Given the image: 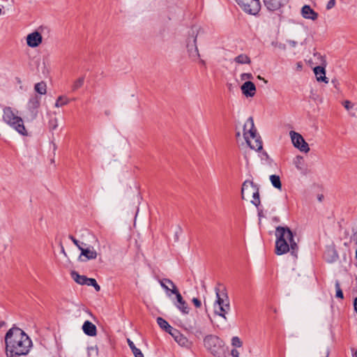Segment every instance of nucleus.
<instances>
[{"label":"nucleus","instance_id":"nucleus-1","mask_svg":"<svg viewBox=\"0 0 357 357\" xmlns=\"http://www.w3.org/2000/svg\"><path fill=\"white\" fill-rule=\"evenodd\" d=\"M6 354L7 357H20L29 354L32 341L28 335L18 327L10 328L5 335Z\"/></svg>","mask_w":357,"mask_h":357},{"label":"nucleus","instance_id":"nucleus-2","mask_svg":"<svg viewBox=\"0 0 357 357\" xmlns=\"http://www.w3.org/2000/svg\"><path fill=\"white\" fill-rule=\"evenodd\" d=\"M276 242L275 253L278 255L288 252L294 257H297L298 246L294 238V234L287 227L277 226L275 230Z\"/></svg>","mask_w":357,"mask_h":357},{"label":"nucleus","instance_id":"nucleus-3","mask_svg":"<svg viewBox=\"0 0 357 357\" xmlns=\"http://www.w3.org/2000/svg\"><path fill=\"white\" fill-rule=\"evenodd\" d=\"M3 120L20 135L23 136L28 135L22 119L16 116L11 107H6L3 109Z\"/></svg>","mask_w":357,"mask_h":357},{"label":"nucleus","instance_id":"nucleus-4","mask_svg":"<svg viewBox=\"0 0 357 357\" xmlns=\"http://www.w3.org/2000/svg\"><path fill=\"white\" fill-rule=\"evenodd\" d=\"M204 345L215 357H221L224 353L225 343L218 336L215 335H207L204 338Z\"/></svg>","mask_w":357,"mask_h":357},{"label":"nucleus","instance_id":"nucleus-5","mask_svg":"<svg viewBox=\"0 0 357 357\" xmlns=\"http://www.w3.org/2000/svg\"><path fill=\"white\" fill-rule=\"evenodd\" d=\"M216 301L215 304V313L226 319L225 314L230 310L229 300L225 289L222 291L218 287L215 289Z\"/></svg>","mask_w":357,"mask_h":357},{"label":"nucleus","instance_id":"nucleus-6","mask_svg":"<svg viewBox=\"0 0 357 357\" xmlns=\"http://www.w3.org/2000/svg\"><path fill=\"white\" fill-rule=\"evenodd\" d=\"M241 197L245 200L252 198L251 202L257 208L260 204L258 188L252 181L246 180L243 182L241 188Z\"/></svg>","mask_w":357,"mask_h":357},{"label":"nucleus","instance_id":"nucleus-7","mask_svg":"<svg viewBox=\"0 0 357 357\" xmlns=\"http://www.w3.org/2000/svg\"><path fill=\"white\" fill-rule=\"evenodd\" d=\"M200 29L192 26L186 40V47L189 57L195 61L199 58L200 55L197 45V38Z\"/></svg>","mask_w":357,"mask_h":357},{"label":"nucleus","instance_id":"nucleus-8","mask_svg":"<svg viewBox=\"0 0 357 357\" xmlns=\"http://www.w3.org/2000/svg\"><path fill=\"white\" fill-rule=\"evenodd\" d=\"M238 5L245 12L256 15L260 10L259 0H235Z\"/></svg>","mask_w":357,"mask_h":357},{"label":"nucleus","instance_id":"nucleus-9","mask_svg":"<svg viewBox=\"0 0 357 357\" xmlns=\"http://www.w3.org/2000/svg\"><path fill=\"white\" fill-rule=\"evenodd\" d=\"M289 135L291 139V142L294 147H296L300 151L303 153H308L310 151V147L308 144L305 142V140L300 133L291 130L289 132Z\"/></svg>","mask_w":357,"mask_h":357},{"label":"nucleus","instance_id":"nucleus-10","mask_svg":"<svg viewBox=\"0 0 357 357\" xmlns=\"http://www.w3.org/2000/svg\"><path fill=\"white\" fill-rule=\"evenodd\" d=\"M40 105V97L35 95L31 97L28 102V109H29V115L26 116L28 121L34 120L38 113V108Z\"/></svg>","mask_w":357,"mask_h":357},{"label":"nucleus","instance_id":"nucleus-11","mask_svg":"<svg viewBox=\"0 0 357 357\" xmlns=\"http://www.w3.org/2000/svg\"><path fill=\"white\" fill-rule=\"evenodd\" d=\"M314 56H317L318 58H320L321 59V66H316L314 68L313 70L315 74L317 80L318 82H324L325 83H328V78L326 77V61L321 56V55L319 53H314Z\"/></svg>","mask_w":357,"mask_h":357},{"label":"nucleus","instance_id":"nucleus-12","mask_svg":"<svg viewBox=\"0 0 357 357\" xmlns=\"http://www.w3.org/2000/svg\"><path fill=\"white\" fill-rule=\"evenodd\" d=\"M81 254L78 257V260L82 262H86L88 260L95 259L98 256L97 252L93 247L79 248Z\"/></svg>","mask_w":357,"mask_h":357},{"label":"nucleus","instance_id":"nucleus-13","mask_svg":"<svg viewBox=\"0 0 357 357\" xmlns=\"http://www.w3.org/2000/svg\"><path fill=\"white\" fill-rule=\"evenodd\" d=\"M257 131L252 117H249L243 126V137L245 141L250 137H255V132Z\"/></svg>","mask_w":357,"mask_h":357},{"label":"nucleus","instance_id":"nucleus-14","mask_svg":"<svg viewBox=\"0 0 357 357\" xmlns=\"http://www.w3.org/2000/svg\"><path fill=\"white\" fill-rule=\"evenodd\" d=\"M172 293L176 295L177 303H175L176 307L185 314L189 313V307L188 303L183 300L181 294H180L178 289H172Z\"/></svg>","mask_w":357,"mask_h":357},{"label":"nucleus","instance_id":"nucleus-15","mask_svg":"<svg viewBox=\"0 0 357 357\" xmlns=\"http://www.w3.org/2000/svg\"><path fill=\"white\" fill-rule=\"evenodd\" d=\"M43 41V37L41 34L36 31L27 35L26 36V44L30 47H36Z\"/></svg>","mask_w":357,"mask_h":357},{"label":"nucleus","instance_id":"nucleus-16","mask_svg":"<svg viewBox=\"0 0 357 357\" xmlns=\"http://www.w3.org/2000/svg\"><path fill=\"white\" fill-rule=\"evenodd\" d=\"M301 16L306 20L315 21L318 19L319 14L314 11L309 5H304L301 10Z\"/></svg>","mask_w":357,"mask_h":357},{"label":"nucleus","instance_id":"nucleus-17","mask_svg":"<svg viewBox=\"0 0 357 357\" xmlns=\"http://www.w3.org/2000/svg\"><path fill=\"white\" fill-rule=\"evenodd\" d=\"M250 149L259 151L262 149V141L260 136L258 135L257 131L255 132V137H250L249 139L245 141Z\"/></svg>","mask_w":357,"mask_h":357},{"label":"nucleus","instance_id":"nucleus-18","mask_svg":"<svg viewBox=\"0 0 357 357\" xmlns=\"http://www.w3.org/2000/svg\"><path fill=\"white\" fill-rule=\"evenodd\" d=\"M242 93L246 97H252L255 94L256 87L251 81H246L241 87Z\"/></svg>","mask_w":357,"mask_h":357},{"label":"nucleus","instance_id":"nucleus-19","mask_svg":"<svg viewBox=\"0 0 357 357\" xmlns=\"http://www.w3.org/2000/svg\"><path fill=\"white\" fill-rule=\"evenodd\" d=\"M324 258L328 263L335 262L338 258V254L333 245L327 247L324 252Z\"/></svg>","mask_w":357,"mask_h":357},{"label":"nucleus","instance_id":"nucleus-20","mask_svg":"<svg viewBox=\"0 0 357 357\" xmlns=\"http://www.w3.org/2000/svg\"><path fill=\"white\" fill-rule=\"evenodd\" d=\"M84 333L88 336H96L97 334L96 326L90 321H85L82 325Z\"/></svg>","mask_w":357,"mask_h":357},{"label":"nucleus","instance_id":"nucleus-21","mask_svg":"<svg viewBox=\"0 0 357 357\" xmlns=\"http://www.w3.org/2000/svg\"><path fill=\"white\" fill-rule=\"evenodd\" d=\"M71 277L79 284L85 285V283H86L87 277L85 275H79L75 271L71 272Z\"/></svg>","mask_w":357,"mask_h":357},{"label":"nucleus","instance_id":"nucleus-22","mask_svg":"<svg viewBox=\"0 0 357 357\" xmlns=\"http://www.w3.org/2000/svg\"><path fill=\"white\" fill-rule=\"evenodd\" d=\"M287 0H269V10H277L280 9Z\"/></svg>","mask_w":357,"mask_h":357},{"label":"nucleus","instance_id":"nucleus-23","mask_svg":"<svg viewBox=\"0 0 357 357\" xmlns=\"http://www.w3.org/2000/svg\"><path fill=\"white\" fill-rule=\"evenodd\" d=\"M234 61L239 64H250L251 63L250 58L244 54H239L234 58Z\"/></svg>","mask_w":357,"mask_h":357},{"label":"nucleus","instance_id":"nucleus-24","mask_svg":"<svg viewBox=\"0 0 357 357\" xmlns=\"http://www.w3.org/2000/svg\"><path fill=\"white\" fill-rule=\"evenodd\" d=\"M127 342L135 357H144V354H142V351L135 347L132 341H131L130 339H128Z\"/></svg>","mask_w":357,"mask_h":357},{"label":"nucleus","instance_id":"nucleus-25","mask_svg":"<svg viewBox=\"0 0 357 357\" xmlns=\"http://www.w3.org/2000/svg\"><path fill=\"white\" fill-rule=\"evenodd\" d=\"M269 180L271 181V184L273 185V187L278 190H281L282 183L279 176L275 174L271 175L269 176Z\"/></svg>","mask_w":357,"mask_h":357},{"label":"nucleus","instance_id":"nucleus-26","mask_svg":"<svg viewBox=\"0 0 357 357\" xmlns=\"http://www.w3.org/2000/svg\"><path fill=\"white\" fill-rule=\"evenodd\" d=\"M47 86L45 82H40L35 84L34 89L40 95H44L47 92Z\"/></svg>","mask_w":357,"mask_h":357},{"label":"nucleus","instance_id":"nucleus-27","mask_svg":"<svg viewBox=\"0 0 357 357\" xmlns=\"http://www.w3.org/2000/svg\"><path fill=\"white\" fill-rule=\"evenodd\" d=\"M157 324L162 329L165 330L166 332H167L172 327L169 323L162 317L157 318Z\"/></svg>","mask_w":357,"mask_h":357},{"label":"nucleus","instance_id":"nucleus-28","mask_svg":"<svg viewBox=\"0 0 357 357\" xmlns=\"http://www.w3.org/2000/svg\"><path fill=\"white\" fill-rule=\"evenodd\" d=\"M84 77H79L77 79H76L74 82L73 86H72V90L73 91L77 90L78 89H79L80 87L82 86V85L84 84Z\"/></svg>","mask_w":357,"mask_h":357},{"label":"nucleus","instance_id":"nucleus-29","mask_svg":"<svg viewBox=\"0 0 357 357\" xmlns=\"http://www.w3.org/2000/svg\"><path fill=\"white\" fill-rule=\"evenodd\" d=\"M68 102H69V100L67 98L63 97V96H59L55 102V107H60L67 105Z\"/></svg>","mask_w":357,"mask_h":357},{"label":"nucleus","instance_id":"nucleus-30","mask_svg":"<svg viewBox=\"0 0 357 357\" xmlns=\"http://www.w3.org/2000/svg\"><path fill=\"white\" fill-rule=\"evenodd\" d=\"M303 157L298 155L294 159V164L297 169H302L303 165Z\"/></svg>","mask_w":357,"mask_h":357},{"label":"nucleus","instance_id":"nucleus-31","mask_svg":"<svg viewBox=\"0 0 357 357\" xmlns=\"http://www.w3.org/2000/svg\"><path fill=\"white\" fill-rule=\"evenodd\" d=\"M231 344L234 347H241L243 343L238 337L234 336L231 339Z\"/></svg>","mask_w":357,"mask_h":357},{"label":"nucleus","instance_id":"nucleus-32","mask_svg":"<svg viewBox=\"0 0 357 357\" xmlns=\"http://www.w3.org/2000/svg\"><path fill=\"white\" fill-rule=\"evenodd\" d=\"M57 119L54 118L50 120L49 121V127L50 129L52 130H55L58 127V122Z\"/></svg>","mask_w":357,"mask_h":357},{"label":"nucleus","instance_id":"nucleus-33","mask_svg":"<svg viewBox=\"0 0 357 357\" xmlns=\"http://www.w3.org/2000/svg\"><path fill=\"white\" fill-rule=\"evenodd\" d=\"M172 337H174V339L178 338V335L181 334V333L176 328H173L172 326L171 328L167 331Z\"/></svg>","mask_w":357,"mask_h":357},{"label":"nucleus","instance_id":"nucleus-34","mask_svg":"<svg viewBox=\"0 0 357 357\" xmlns=\"http://www.w3.org/2000/svg\"><path fill=\"white\" fill-rule=\"evenodd\" d=\"M69 238L73 242V243L78 248L79 250V248H82L84 243H80V242L72 235L69 236Z\"/></svg>","mask_w":357,"mask_h":357},{"label":"nucleus","instance_id":"nucleus-35","mask_svg":"<svg viewBox=\"0 0 357 357\" xmlns=\"http://www.w3.org/2000/svg\"><path fill=\"white\" fill-rule=\"evenodd\" d=\"M179 344H185L187 339L181 333L178 335V338L174 339Z\"/></svg>","mask_w":357,"mask_h":357},{"label":"nucleus","instance_id":"nucleus-36","mask_svg":"<svg viewBox=\"0 0 357 357\" xmlns=\"http://www.w3.org/2000/svg\"><path fill=\"white\" fill-rule=\"evenodd\" d=\"M253 78V76L251 73H244L241 75V80H248L252 79Z\"/></svg>","mask_w":357,"mask_h":357},{"label":"nucleus","instance_id":"nucleus-37","mask_svg":"<svg viewBox=\"0 0 357 357\" xmlns=\"http://www.w3.org/2000/svg\"><path fill=\"white\" fill-rule=\"evenodd\" d=\"M272 45H273L275 47L279 48L280 50H284L286 49L285 44H283L282 43L279 42H272Z\"/></svg>","mask_w":357,"mask_h":357},{"label":"nucleus","instance_id":"nucleus-38","mask_svg":"<svg viewBox=\"0 0 357 357\" xmlns=\"http://www.w3.org/2000/svg\"><path fill=\"white\" fill-rule=\"evenodd\" d=\"M343 105H344V108L348 111L354 107V104L351 103L349 100L344 101Z\"/></svg>","mask_w":357,"mask_h":357},{"label":"nucleus","instance_id":"nucleus-39","mask_svg":"<svg viewBox=\"0 0 357 357\" xmlns=\"http://www.w3.org/2000/svg\"><path fill=\"white\" fill-rule=\"evenodd\" d=\"M192 302L196 307H200L202 305L201 301L197 298H193Z\"/></svg>","mask_w":357,"mask_h":357},{"label":"nucleus","instance_id":"nucleus-40","mask_svg":"<svg viewBox=\"0 0 357 357\" xmlns=\"http://www.w3.org/2000/svg\"><path fill=\"white\" fill-rule=\"evenodd\" d=\"M335 5V0H329L326 4V9L330 10Z\"/></svg>","mask_w":357,"mask_h":357},{"label":"nucleus","instance_id":"nucleus-41","mask_svg":"<svg viewBox=\"0 0 357 357\" xmlns=\"http://www.w3.org/2000/svg\"><path fill=\"white\" fill-rule=\"evenodd\" d=\"M96 281V280L94 278H86V283H85V285L91 286L92 287L93 284H95Z\"/></svg>","mask_w":357,"mask_h":357},{"label":"nucleus","instance_id":"nucleus-42","mask_svg":"<svg viewBox=\"0 0 357 357\" xmlns=\"http://www.w3.org/2000/svg\"><path fill=\"white\" fill-rule=\"evenodd\" d=\"M287 43L289 44V45L291 47H296L298 42L294 40H287Z\"/></svg>","mask_w":357,"mask_h":357},{"label":"nucleus","instance_id":"nucleus-43","mask_svg":"<svg viewBox=\"0 0 357 357\" xmlns=\"http://www.w3.org/2000/svg\"><path fill=\"white\" fill-rule=\"evenodd\" d=\"M164 281L165 282V283H167V284L171 285L172 287V289H177V287H176L174 283L171 280H169V279H164Z\"/></svg>","mask_w":357,"mask_h":357},{"label":"nucleus","instance_id":"nucleus-44","mask_svg":"<svg viewBox=\"0 0 357 357\" xmlns=\"http://www.w3.org/2000/svg\"><path fill=\"white\" fill-rule=\"evenodd\" d=\"M231 355L233 357H239V352L236 349H233L231 351Z\"/></svg>","mask_w":357,"mask_h":357},{"label":"nucleus","instance_id":"nucleus-45","mask_svg":"<svg viewBox=\"0 0 357 357\" xmlns=\"http://www.w3.org/2000/svg\"><path fill=\"white\" fill-rule=\"evenodd\" d=\"M335 296H336L337 298H339L342 299V298H344L342 291V290L336 291V295H335Z\"/></svg>","mask_w":357,"mask_h":357},{"label":"nucleus","instance_id":"nucleus-46","mask_svg":"<svg viewBox=\"0 0 357 357\" xmlns=\"http://www.w3.org/2000/svg\"><path fill=\"white\" fill-rule=\"evenodd\" d=\"M273 223L278 224L280 222V218L277 215H274L271 218Z\"/></svg>","mask_w":357,"mask_h":357},{"label":"nucleus","instance_id":"nucleus-47","mask_svg":"<svg viewBox=\"0 0 357 357\" xmlns=\"http://www.w3.org/2000/svg\"><path fill=\"white\" fill-rule=\"evenodd\" d=\"M161 287L165 289L167 291H170V289L168 288V287L165 284V282L164 280L160 282Z\"/></svg>","mask_w":357,"mask_h":357},{"label":"nucleus","instance_id":"nucleus-48","mask_svg":"<svg viewBox=\"0 0 357 357\" xmlns=\"http://www.w3.org/2000/svg\"><path fill=\"white\" fill-rule=\"evenodd\" d=\"M92 287H94V289H96V291H99L100 290V285L97 283V282L96 281L95 282V284H93Z\"/></svg>","mask_w":357,"mask_h":357},{"label":"nucleus","instance_id":"nucleus-49","mask_svg":"<svg viewBox=\"0 0 357 357\" xmlns=\"http://www.w3.org/2000/svg\"><path fill=\"white\" fill-rule=\"evenodd\" d=\"M335 289H336V291H339V290H342L341 288H340V282L338 280H337L335 282Z\"/></svg>","mask_w":357,"mask_h":357},{"label":"nucleus","instance_id":"nucleus-50","mask_svg":"<svg viewBox=\"0 0 357 357\" xmlns=\"http://www.w3.org/2000/svg\"><path fill=\"white\" fill-rule=\"evenodd\" d=\"M5 325H6L5 321H3V320H1V319H0V329H1L3 326H4Z\"/></svg>","mask_w":357,"mask_h":357},{"label":"nucleus","instance_id":"nucleus-51","mask_svg":"<svg viewBox=\"0 0 357 357\" xmlns=\"http://www.w3.org/2000/svg\"><path fill=\"white\" fill-rule=\"evenodd\" d=\"M329 356V351L326 350V352L324 354V355L321 357H328Z\"/></svg>","mask_w":357,"mask_h":357},{"label":"nucleus","instance_id":"nucleus-52","mask_svg":"<svg viewBox=\"0 0 357 357\" xmlns=\"http://www.w3.org/2000/svg\"><path fill=\"white\" fill-rule=\"evenodd\" d=\"M352 352H353V356L357 357V350H354V349H352Z\"/></svg>","mask_w":357,"mask_h":357},{"label":"nucleus","instance_id":"nucleus-53","mask_svg":"<svg viewBox=\"0 0 357 357\" xmlns=\"http://www.w3.org/2000/svg\"><path fill=\"white\" fill-rule=\"evenodd\" d=\"M302 66H302L301 63H300V62H299V63H297V68H298V69H301V68H302Z\"/></svg>","mask_w":357,"mask_h":357},{"label":"nucleus","instance_id":"nucleus-54","mask_svg":"<svg viewBox=\"0 0 357 357\" xmlns=\"http://www.w3.org/2000/svg\"><path fill=\"white\" fill-rule=\"evenodd\" d=\"M61 252H62V253H63L66 255V252H65L64 248L63 246H61Z\"/></svg>","mask_w":357,"mask_h":357},{"label":"nucleus","instance_id":"nucleus-55","mask_svg":"<svg viewBox=\"0 0 357 357\" xmlns=\"http://www.w3.org/2000/svg\"><path fill=\"white\" fill-rule=\"evenodd\" d=\"M236 136L237 138L241 136L240 132H236Z\"/></svg>","mask_w":357,"mask_h":357},{"label":"nucleus","instance_id":"nucleus-56","mask_svg":"<svg viewBox=\"0 0 357 357\" xmlns=\"http://www.w3.org/2000/svg\"><path fill=\"white\" fill-rule=\"evenodd\" d=\"M264 4L266 5V3H267L266 0H264Z\"/></svg>","mask_w":357,"mask_h":357},{"label":"nucleus","instance_id":"nucleus-57","mask_svg":"<svg viewBox=\"0 0 357 357\" xmlns=\"http://www.w3.org/2000/svg\"><path fill=\"white\" fill-rule=\"evenodd\" d=\"M1 14H2V10H1V8H0V15H1Z\"/></svg>","mask_w":357,"mask_h":357},{"label":"nucleus","instance_id":"nucleus-58","mask_svg":"<svg viewBox=\"0 0 357 357\" xmlns=\"http://www.w3.org/2000/svg\"><path fill=\"white\" fill-rule=\"evenodd\" d=\"M356 258L357 259V249H356Z\"/></svg>","mask_w":357,"mask_h":357},{"label":"nucleus","instance_id":"nucleus-59","mask_svg":"<svg viewBox=\"0 0 357 357\" xmlns=\"http://www.w3.org/2000/svg\"><path fill=\"white\" fill-rule=\"evenodd\" d=\"M261 212H260V211L259 212V217H261Z\"/></svg>","mask_w":357,"mask_h":357},{"label":"nucleus","instance_id":"nucleus-60","mask_svg":"<svg viewBox=\"0 0 357 357\" xmlns=\"http://www.w3.org/2000/svg\"><path fill=\"white\" fill-rule=\"evenodd\" d=\"M176 239H178V234H177V233L176 234Z\"/></svg>","mask_w":357,"mask_h":357}]
</instances>
